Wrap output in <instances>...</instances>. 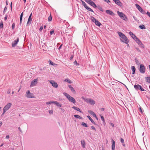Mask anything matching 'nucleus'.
Masks as SVG:
<instances>
[{"instance_id": "nucleus-1", "label": "nucleus", "mask_w": 150, "mask_h": 150, "mask_svg": "<svg viewBox=\"0 0 150 150\" xmlns=\"http://www.w3.org/2000/svg\"><path fill=\"white\" fill-rule=\"evenodd\" d=\"M119 36L121 38V40L123 42L127 44L129 42V40L127 37L122 33L121 32H117Z\"/></svg>"}, {"instance_id": "nucleus-2", "label": "nucleus", "mask_w": 150, "mask_h": 150, "mask_svg": "<svg viewBox=\"0 0 150 150\" xmlns=\"http://www.w3.org/2000/svg\"><path fill=\"white\" fill-rule=\"evenodd\" d=\"M64 95L66 96L69 101L74 104L76 101L74 98L71 96L69 95L66 93L64 92L63 93Z\"/></svg>"}, {"instance_id": "nucleus-3", "label": "nucleus", "mask_w": 150, "mask_h": 150, "mask_svg": "<svg viewBox=\"0 0 150 150\" xmlns=\"http://www.w3.org/2000/svg\"><path fill=\"white\" fill-rule=\"evenodd\" d=\"M117 13L120 18L125 21H127L128 18L122 12H120L119 11H117Z\"/></svg>"}, {"instance_id": "nucleus-4", "label": "nucleus", "mask_w": 150, "mask_h": 150, "mask_svg": "<svg viewBox=\"0 0 150 150\" xmlns=\"http://www.w3.org/2000/svg\"><path fill=\"white\" fill-rule=\"evenodd\" d=\"M139 71L142 74H144L145 72V68L143 64H141L140 65Z\"/></svg>"}, {"instance_id": "nucleus-5", "label": "nucleus", "mask_w": 150, "mask_h": 150, "mask_svg": "<svg viewBox=\"0 0 150 150\" xmlns=\"http://www.w3.org/2000/svg\"><path fill=\"white\" fill-rule=\"evenodd\" d=\"M25 96L27 98H31L34 97L33 96V94L30 93V91L28 90L26 92Z\"/></svg>"}, {"instance_id": "nucleus-6", "label": "nucleus", "mask_w": 150, "mask_h": 150, "mask_svg": "<svg viewBox=\"0 0 150 150\" xmlns=\"http://www.w3.org/2000/svg\"><path fill=\"white\" fill-rule=\"evenodd\" d=\"M12 105V103H8L4 107L3 109L7 111L10 108L11 106Z\"/></svg>"}, {"instance_id": "nucleus-7", "label": "nucleus", "mask_w": 150, "mask_h": 150, "mask_svg": "<svg viewBox=\"0 0 150 150\" xmlns=\"http://www.w3.org/2000/svg\"><path fill=\"white\" fill-rule=\"evenodd\" d=\"M87 3L91 5L94 8H96L97 6L95 3L91 0H85Z\"/></svg>"}, {"instance_id": "nucleus-8", "label": "nucleus", "mask_w": 150, "mask_h": 150, "mask_svg": "<svg viewBox=\"0 0 150 150\" xmlns=\"http://www.w3.org/2000/svg\"><path fill=\"white\" fill-rule=\"evenodd\" d=\"M134 87L137 90H138L139 89L141 91H144V90L142 87L139 84L135 85L134 86Z\"/></svg>"}, {"instance_id": "nucleus-9", "label": "nucleus", "mask_w": 150, "mask_h": 150, "mask_svg": "<svg viewBox=\"0 0 150 150\" xmlns=\"http://www.w3.org/2000/svg\"><path fill=\"white\" fill-rule=\"evenodd\" d=\"M50 83L52 84V86L54 87L57 88L58 87V85L57 83L53 80H50L49 81Z\"/></svg>"}, {"instance_id": "nucleus-10", "label": "nucleus", "mask_w": 150, "mask_h": 150, "mask_svg": "<svg viewBox=\"0 0 150 150\" xmlns=\"http://www.w3.org/2000/svg\"><path fill=\"white\" fill-rule=\"evenodd\" d=\"M38 80V79H34L32 81L31 83V84L30 85V87H33L35 86L37 83V81Z\"/></svg>"}, {"instance_id": "nucleus-11", "label": "nucleus", "mask_w": 150, "mask_h": 150, "mask_svg": "<svg viewBox=\"0 0 150 150\" xmlns=\"http://www.w3.org/2000/svg\"><path fill=\"white\" fill-rule=\"evenodd\" d=\"M19 41V38H18L17 40L14 41L12 43V46L13 47H15Z\"/></svg>"}, {"instance_id": "nucleus-12", "label": "nucleus", "mask_w": 150, "mask_h": 150, "mask_svg": "<svg viewBox=\"0 0 150 150\" xmlns=\"http://www.w3.org/2000/svg\"><path fill=\"white\" fill-rule=\"evenodd\" d=\"M137 8L138 9V10L141 12L142 13H144L143 11V10L142 8L138 4H135Z\"/></svg>"}, {"instance_id": "nucleus-13", "label": "nucleus", "mask_w": 150, "mask_h": 150, "mask_svg": "<svg viewBox=\"0 0 150 150\" xmlns=\"http://www.w3.org/2000/svg\"><path fill=\"white\" fill-rule=\"evenodd\" d=\"M95 102L93 100L89 98L88 100V103L91 105H93L95 104Z\"/></svg>"}, {"instance_id": "nucleus-14", "label": "nucleus", "mask_w": 150, "mask_h": 150, "mask_svg": "<svg viewBox=\"0 0 150 150\" xmlns=\"http://www.w3.org/2000/svg\"><path fill=\"white\" fill-rule=\"evenodd\" d=\"M32 13H31L29 17V18H28V21L27 22V24H28L29 23H31V21H32V19L31 18V17L32 16Z\"/></svg>"}, {"instance_id": "nucleus-15", "label": "nucleus", "mask_w": 150, "mask_h": 150, "mask_svg": "<svg viewBox=\"0 0 150 150\" xmlns=\"http://www.w3.org/2000/svg\"><path fill=\"white\" fill-rule=\"evenodd\" d=\"M115 3L119 6H121V3L119 0H113Z\"/></svg>"}, {"instance_id": "nucleus-16", "label": "nucleus", "mask_w": 150, "mask_h": 150, "mask_svg": "<svg viewBox=\"0 0 150 150\" xmlns=\"http://www.w3.org/2000/svg\"><path fill=\"white\" fill-rule=\"evenodd\" d=\"M81 144L82 147L84 148H85V143L84 140H82L81 141Z\"/></svg>"}, {"instance_id": "nucleus-17", "label": "nucleus", "mask_w": 150, "mask_h": 150, "mask_svg": "<svg viewBox=\"0 0 150 150\" xmlns=\"http://www.w3.org/2000/svg\"><path fill=\"white\" fill-rule=\"evenodd\" d=\"M54 103L57 106L60 107L62 106V104L59 103V102L57 101H54Z\"/></svg>"}, {"instance_id": "nucleus-18", "label": "nucleus", "mask_w": 150, "mask_h": 150, "mask_svg": "<svg viewBox=\"0 0 150 150\" xmlns=\"http://www.w3.org/2000/svg\"><path fill=\"white\" fill-rule=\"evenodd\" d=\"M112 150H115V142L113 140H112Z\"/></svg>"}, {"instance_id": "nucleus-19", "label": "nucleus", "mask_w": 150, "mask_h": 150, "mask_svg": "<svg viewBox=\"0 0 150 150\" xmlns=\"http://www.w3.org/2000/svg\"><path fill=\"white\" fill-rule=\"evenodd\" d=\"M88 112L89 113L92 115L94 117H96V115L91 110H88Z\"/></svg>"}, {"instance_id": "nucleus-20", "label": "nucleus", "mask_w": 150, "mask_h": 150, "mask_svg": "<svg viewBox=\"0 0 150 150\" xmlns=\"http://www.w3.org/2000/svg\"><path fill=\"white\" fill-rule=\"evenodd\" d=\"M82 99L84 100L86 103H88V100H89V98H85L84 97L82 96L81 97Z\"/></svg>"}, {"instance_id": "nucleus-21", "label": "nucleus", "mask_w": 150, "mask_h": 150, "mask_svg": "<svg viewBox=\"0 0 150 150\" xmlns=\"http://www.w3.org/2000/svg\"><path fill=\"white\" fill-rule=\"evenodd\" d=\"M72 108L77 111L80 112H82L81 111V110L79 108L76 107L75 106H73L72 107Z\"/></svg>"}, {"instance_id": "nucleus-22", "label": "nucleus", "mask_w": 150, "mask_h": 150, "mask_svg": "<svg viewBox=\"0 0 150 150\" xmlns=\"http://www.w3.org/2000/svg\"><path fill=\"white\" fill-rule=\"evenodd\" d=\"M64 82H67L68 83H72L71 81V80H70L69 79H65L64 80Z\"/></svg>"}, {"instance_id": "nucleus-23", "label": "nucleus", "mask_w": 150, "mask_h": 150, "mask_svg": "<svg viewBox=\"0 0 150 150\" xmlns=\"http://www.w3.org/2000/svg\"><path fill=\"white\" fill-rule=\"evenodd\" d=\"M68 87L71 90V91L73 92H75V90L74 89V88L71 86L70 85H69L68 86Z\"/></svg>"}, {"instance_id": "nucleus-24", "label": "nucleus", "mask_w": 150, "mask_h": 150, "mask_svg": "<svg viewBox=\"0 0 150 150\" xmlns=\"http://www.w3.org/2000/svg\"><path fill=\"white\" fill-rule=\"evenodd\" d=\"M87 117L88 118L89 120L91 121V122L95 125H96V123L94 122V121L93 120V119L91 117L89 116H87Z\"/></svg>"}, {"instance_id": "nucleus-25", "label": "nucleus", "mask_w": 150, "mask_h": 150, "mask_svg": "<svg viewBox=\"0 0 150 150\" xmlns=\"http://www.w3.org/2000/svg\"><path fill=\"white\" fill-rule=\"evenodd\" d=\"M106 12L111 15H112L113 14V13L112 11L109 10H107L106 11Z\"/></svg>"}, {"instance_id": "nucleus-26", "label": "nucleus", "mask_w": 150, "mask_h": 150, "mask_svg": "<svg viewBox=\"0 0 150 150\" xmlns=\"http://www.w3.org/2000/svg\"><path fill=\"white\" fill-rule=\"evenodd\" d=\"M95 23L96 25L99 27L100 26V25H101V23L97 20V21H96Z\"/></svg>"}, {"instance_id": "nucleus-27", "label": "nucleus", "mask_w": 150, "mask_h": 150, "mask_svg": "<svg viewBox=\"0 0 150 150\" xmlns=\"http://www.w3.org/2000/svg\"><path fill=\"white\" fill-rule=\"evenodd\" d=\"M131 69L132 71V74H134L136 70L135 67L134 66H132L131 67Z\"/></svg>"}, {"instance_id": "nucleus-28", "label": "nucleus", "mask_w": 150, "mask_h": 150, "mask_svg": "<svg viewBox=\"0 0 150 150\" xmlns=\"http://www.w3.org/2000/svg\"><path fill=\"white\" fill-rule=\"evenodd\" d=\"M74 117L76 118H79L80 119H82V117L78 115H74Z\"/></svg>"}, {"instance_id": "nucleus-29", "label": "nucleus", "mask_w": 150, "mask_h": 150, "mask_svg": "<svg viewBox=\"0 0 150 150\" xmlns=\"http://www.w3.org/2000/svg\"><path fill=\"white\" fill-rule=\"evenodd\" d=\"M146 80L147 82L150 83V77H146Z\"/></svg>"}, {"instance_id": "nucleus-30", "label": "nucleus", "mask_w": 150, "mask_h": 150, "mask_svg": "<svg viewBox=\"0 0 150 150\" xmlns=\"http://www.w3.org/2000/svg\"><path fill=\"white\" fill-rule=\"evenodd\" d=\"M131 36L135 40H136V39H137V38L134 34H133Z\"/></svg>"}, {"instance_id": "nucleus-31", "label": "nucleus", "mask_w": 150, "mask_h": 150, "mask_svg": "<svg viewBox=\"0 0 150 150\" xmlns=\"http://www.w3.org/2000/svg\"><path fill=\"white\" fill-rule=\"evenodd\" d=\"M91 19L92 21L94 23L97 21V20L94 17L92 16L91 17Z\"/></svg>"}, {"instance_id": "nucleus-32", "label": "nucleus", "mask_w": 150, "mask_h": 150, "mask_svg": "<svg viewBox=\"0 0 150 150\" xmlns=\"http://www.w3.org/2000/svg\"><path fill=\"white\" fill-rule=\"evenodd\" d=\"M49 62H50V64L51 65L54 66L55 65H56L55 64L52 62L51 60H49Z\"/></svg>"}, {"instance_id": "nucleus-33", "label": "nucleus", "mask_w": 150, "mask_h": 150, "mask_svg": "<svg viewBox=\"0 0 150 150\" xmlns=\"http://www.w3.org/2000/svg\"><path fill=\"white\" fill-rule=\"evenodd\" d=\"M139 28L141 29H145V26L144 25H140L139 26Z\"/></svg>"}, {"instance_id": "nucleus-34", "label": "nucleus", "mask_w": 150, "mask_h": 150, "mask_svg": "<svg viewBox=\"0 0 150 150\" xmlns=\"http://www.w3.org/2000/svg\"><path fill=\"white\" fill-rule=\"evenodd\" d=\"M54 101H50L49 102H47L46 103L47 105L51 104L52 103H54Z\"/></svg>"}, {"instance_id": "nucleus-35", "label": "nucleus", "mask_w": 150, "mask_h": 150, "mask_svg": "<svg viewBox=\"0 0 150 150\" xmlns=\"http://www.w3.org/2000/svg\"><path fill=\"white\" fill-rule=\"evenodd\" d=\"M86 8L89 11L93 12V10L91 8L88 7V6H87V8Z\"/></svg>"}, {"instance_id": "nucleus-36", "label": "nucleus", "mask_w": 150, "mask_h": 150, "mask_svg": "<svg viewBox=\"0 0 150 150\" xmlns=\"http://www.w3.org/2000/svg\"><path fill=\"white\" fill-rule=\"evenodd\" d=\"M138 44L141 47H142V48L144 47V45H143V44L142 43V42H140Z\"/></svg>"}, {"instance_id": "nucleus-37", "label": "nucleus", "mask_w": 150, "mask_h": 150, "mask_svg": "<svg viewBox=\"0 0 150 150\" xmlns=\"http://www.w3.org/2000/svg\"><path fill=\"white\" fill-rule=\"evenodd\" d=\"M138 44L141 47H142V48L144 47V45H143V44L142 43V42H140Z\"/></svg>"}, {"instance_id": "nucleus-38", "label": "nucleus", "mask_w": 150, "mask_h": 150, "mask_svg": "<svg viewBox=\"0 0 150 150\" xmlns=\"http://www.w3.org/2000/svg\"><path fill=\"white\" fill-rule=\"evenodd\" d=\"M81 125H83V126L84 127H88L86 123H85L83 122H82V123Z\"/></svg>"}, {"instance_id": "nucleus-39", "label": "nucleus", "mask_w": 150, "mask_h": 150, "mask_svg": "<svg viewBox=\"0 0 150 150\" xmlns=\"http://www.w3.org/2000/svg\"><path fill=\"white\" fill-rule=\"evenodd\" d=\"M48 21H51L52 20V16L51 14L50 15V16L48 17Z\"/></svg>"}, {"instance_id": "nucleus-40", "label": "nucleus", "mask_w": 150, "mask_h": 150, "mask_svg": "<svg viewBox=\"0 0 150 150\" xmlns=\"http://www.w3.org/2000/svg\"><path fill=\"white\" fill-rule=\"evenodd\" d=\"M136 42L138 44L140 42H141V41H140V40L138 39V38H137V39H136V40H135Z\"/></svg>"}, {"instance_id": "nucleus-41", "label": "nucleus", "mask_w": 150, "mask_h": 150, "mask_svg": "<svg viewBox=\"0 0 150 150\" xmlns=\"http://www.w3.org/2000/svg\"><path fill=\"white\" fill-rule=\"evenodd\" d=\"M0 26L1 28H2L3 27V23L2 22H1L0 23Z\"/></svg>"}, {"instance_id": "nucleus-42", "label": "nucleus", "mask_w": 150, "mask_h": 150, "mask_svg": "<svg viewBox=\"0 0 150 150\" xmlns=\"http://www.w3.org/2000/svg\"><path fill=\"white\" fill-rule=\"evenodd\" d=\"M15 24L14 23H13L12 24V25L11 28H12V29L13 30L14 29V27H15Z\"/></svg>"}, {"instance_id": "nucleus-43", "label": "nucleus", "mask_w": 150, "mask_h": 150, "mask_svg": "<svg viewBox=\"0 0 150 150\" xmlns=\"http://www.w3.org/2000/svg\"><path fill=\"white\" fill-rule=\"evenodd\" d=\"M74 65H76L77 66H78L79 65V64H78V63H77V62L76 61H75L74 62Z\"/></svg>"}, {"instance_id": "nucleus-44", "label": "nucleus", "mask_w": 150, "mask_h": 150, "mask_svg": "<svg viewBox=\"0 0 150 150\" xmlns=\"http://www.w3.org/2000/svg\"><path fill=\"white\" fill-rule=\"evenodd\" d=\"M49 113L50 114H53V112L52 110H49Z\"/></svg>"}, {"instance_id": "nucleus-45", "label": "nucleus", "mask_w": 150, "mask_h": 150, "mask_svg": "<svg viewBox=\"0 0 150 150\" xmlns=\"http://www.w3.org/2000/svg\"><path fill=\"white\" fill-rule=\"evenodd\" d=\"M109 124L110 125V126H111L112 127H114V124L112 123H111V122H110V123H109Z\"/></svg>"}, {"instance_id": "nucleus-46", "label": "nucleus", "mask_w": 150, "mask_h": 150, "mask_svg": "<svg viewBox=\"0 0 150 150\" xmlns=\"http://www.w3.org/2000/svg\"><path fill=\"white\" fill-rule=\"evenodd\" d=\"M139 109L141 113H142V114L143 113V112L142 111V109L141 108V107H140V108H139Z\"/></svg>"}, {"instance_id": "nucleus-47", "label": "nucleus", "mask_w": 150, "mask_h": 150, "mask_svg": "<svg viewBox=\"0 0 150 150\" xmlns=\"http://www.w3.org/2000/svg\"><path fill=\"white\" fill-rule=\"evenodd\" d=\"M83 5L84 6L85 8H86L88 6L86 5V4L85 3Z\"/></svg>"}, {"instance_id": "nucleus-48", "label": "nucleus", "mask_w": 150, "mask_h": 150, "mask_svg": "<svg viewBox=\"0 0 150 150\" xmlns=\"http://www.w3.org/2000/svg\"><path fill=\"white\" fill-rule=\"evenodd\" d=\"M120 142L121 143H123L124 142V139L122 138H120Z\"/></svg>"}, {"instance_id": "nucleus-49", "label": "nucleus", "mask_w": 150, "mask_h": 150, "mask_svg": "<svg viewBox=\"0 0 150 150\" xmlns=\"http://www.w3.org/2000/svg\"><path fill=\"white\" fill-rule=\"evenodd\" d=\"M43 28V27L42 26H41L39 29L40 31H41L42 30Z\"/></svg>"}, {"instance_id": "nucleus-50", "label": "nucleus", "mask_w": 150, "mask_h": 150, "mask_svg": "<svg viewBox=\"0 0 150 150\" xmlns=\"http://www.w3.org/2000/svg\"><path fill=\"white\" fill-rule=\"evenodd\" d=\"M101 119L102 121H104V117H103V116H101Z\"/></svg>"}, {"instance_id": "nucleus-51", "label": "nucleus", "mask_w": 150, "mask_h": 150, "mask_svg": "<svg viewBox=\"0 0 150 150\" xmlns=\"http://www.w3.org/2000/svg\"><path fill=\"white\" fill-rule=\"evenodd\" d=\"M7 17H8L7 16V15H6L4 17V20L5 21H6L7 20Z\"/></svg>"}, {"instance_id": "nucleus-52", "label": "nucleus", "mask_w": 150, "mask_h": 150, "mask_svg": "<svg viewBox=\"0 0 150 150\" xmlns=\"http://www.w3.org/2000/svg\"><path fill=\"white\" fill-rule=\"evenodd\" d=\"M3 113L2 115H3L5 113V112L6 111L5 110H4L3 109Z\"/></svg>"}, {"instance_id": "nucleus-53", "label": "nucleus", "mask_w": 150, "mask_h": 150, "mask_svg": "<svg viewBox=\"0 0 150 150\" xmlns=\"http://www.w3.org/2000/svg\"><path fill=\"white\" fill-rule=\"evenodd\" d=\"M3 113L2 115H3L5 113V112L6 111L5 110H4L3 109Z\"/></svg>"}, {"instance_id": "nucleus-54", "label": "nucleus", "mask_w": 150, "mask_h": 150, "mask_svg": "<svg viewBox=\"0 0 150 150\" xmlns=\"http://www.w3.org/2000/svg\"><path fill=\"white\" fill-rule=\"evenodd\" d=\"M22 17H20V23L21 24L22 22Z\"/></svg>"}, {"instance_id": "nucleus-55", "label": "nucleus", "mask_w": 150, "mask_h": 150, "mask_svg": "<svg viewBox=\"0 0 150 150\" xmlns=\"http://www.w3.org/2000/svg\"><path fill=\"white\" fill-rule=\"evenodd\" d=\"M54 30L51 31L50 32V33L51 35H52L54 33Z\"/></svg>"}, {"instance_id": "nucleus-56", "label": "nucleus", "mask_w": 150, "mask_h": 150, "mask_svg": "<svg viewBox=\"0 0 150 150\" xmlns=\"http://www.w3.org/2000/svg\"><path fill=\"white\" fill-rule=\"evenodd\" d=\"M146 14L150 17V13L149 12H147Z\"/></svg>"}, {"instance_id": "nucleus-57", "label": "nucleus", "mask_w": 150, "mask_h": 150, "mask_svg": "<svg viewBox=\"0 0 150 150\" xmlns=\"http://www.w3.org/2000/svg\"><path fill=\"white\" fill-rule=\"evenodd\" d=\"M104 1H105V2H106L108 3L110 2V1L109 0H103Z\"/></svg>"}, {"instance_id": "nucleus-58", "label": "nucleus", "mask_w": 150, "mask_h": 150, "mask_svg": "<svg viewBox=\"0 0 150 150\" xmlns=\"http://www.w3.org/2000/svg\"><path fill=\"white\" fill-rule=\"evenodd\" d=\"M91 129H93L94 130H96V129L95 127L93 126H92L91 127Z\"/></svg>"}, {"instance_id": "nucleus-59", "label": "nucleus", "mask_w": 150, "mask_h": 150, "mask_svg": "<svg viewBox=\"0 0 150 150\" xmlns=\"http://www.w3.org/2000/svg\"><path fill=\"white\" fill-rule=\"evenodd\" d=\"M6 9H7L6 7H5L4 8V13L6 11Z\"/></svg>"}, {"instance_id": "nucleus-60", "label": "nucleus", "mask_w": 150, "mask_h": 150, "mask_svg": "<svg viewBox=\"0 0 150 150\" xmlns=\"http://www.w3.org/2000/svg\"><path fill=\"white\" fill-rule=\"evenodd\" d=\"M6 138L7 139H8L9 138V136L8 135L6 136Z\"/></svg>"}, {"instance_id": "nucleus-61", "label": "nucleus", "mask_w": 150, "mask_h": 150, "mask_svg": "<svg viewBox=\"0 0 150 150\" xmlns=\"http://www.w3.org/2000/svg\"><path fill=\"white\" fill-rule=\"evenodd\" d=\"M100 110L101 111H103L104 110V108H100Z\"/></svg>"}, {"instance_id": "nucleus-62", "label": "nucleus", "mask_w": 150, "mask_h": 150, "mask_svg": "<svg viewBox=\"0 0 150 150\" xmlns=\"http://www.w3.org/2000/svg\"><path fill=\"white\" fill-rule=\"evenodd\" d=\"M11 92V90L10 89H9L7 91L8 93H10Z\"/></svg>"}, {"instance_id": "nucleus-63", "label": "nucleus", "mask_w": 150, "mask_h": 150, "mask_svg": "<svg viewBox=\"0 0 150 150\" xmlns=\"http://www.w3.org/2000/svg\"><path fill=\"white\" fill-rule=\"evenodd\" d=\"M129 33L131 36L133 34V33L131 32H130Z\"/></svg>"}, {"instance_id": "nucleus-64", "label": "nucleus", "mask_w": 150, "mask_h": 150, "mask_svg": "<svg viewBox=\"0 0 150 150\" xmlns=\"http://www.w3.org/2000/svg\"><path fill=\"white\" fill-rule=\"evenodd\" d=\"M62 110V111L63 112H64L65 111V110L64 109H62V108H60Z\"/></svg>"}]
</instances>
